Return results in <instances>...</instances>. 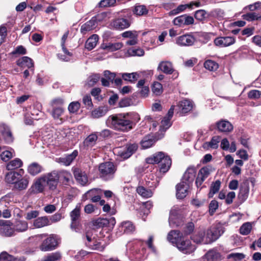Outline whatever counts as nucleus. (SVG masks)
I'll list each match as a JSON object with an SVG mask.
<instances>
[{
    "label": "nucleus",
    "instance_id": "46",
    "mask_svg": "<svg viewBox=\"0 0 261 261\" xmlns=\"http://www.w3.org/2000/svg\"><path fill=\"white\" fill-rule=\"evenodd\" d=\"M3 137L6 143L9 144L13 141V137L10 129L8 127H5L2 132Z\"/></svg>",
    "mask_w": 261,
    "mask_h": 261
},
{
    "label": "nucleus",
    "instance_id": "47",
    "mask_svg": "<svg viewBox=\"0 0 261 261\" xmlns=\"http://www.w3.org/2000/svg\"><path fill=\"white\" fill-rule=\"evenodd\" d=\"M107 112V110L105 107H99L98 108L93 110L91 115L94 118H99L105 116Z\"/></svg>",
    "mask_w": 261,
    "mask_h": 261
},
{
    "label": "nucleus",
    "instance_id": "4",
    "mask_svg": "<svg viewBox=\"0 0 261 261\" xmlns=\"http://www.w3.org/2000/svg\"><path fill=\"white\" fill-rule=\"evenodd\" d=\"M98 170L102 179L109 180L114 178L117 167L111 162H106L99 164Z\"/></svg>",
    "mask_w": 261,
    "mask_h": 261
},
{
    "label": "nucleus",
    "instance_id": "14",
    "mask_svg": "<svg viewBox=\"0 0 261 261\" xmlns=\"http://www.w3.org/2000/svg\"><path fill=\"white\" fill-rule=\"evenodd\" d=\"M116 223L114 217L98 218L94 222V225L98 227H113Z\"/></svg>",
    "mask_w": 261,
    "mask_h": 261
},
{
    "label": "nucleus",
    "instance_id": "59",
    "mask_svg": "<svg viewBox=\"0 0 261 261\" xmlns=\"http://www.w3.org/2000/svg\"><path fill=\"white\" fill-rule=\"evenodd\" d=\"M61 258V255L58 252L52 253L44 258L43 261H57Z\"/></svg>",
    "mask_w": 261,
    "mask_h": 261
},
{
    "label": "nucleus",
    "instance_id": "3",
    "mask_svg": "<svg viewBox=\"0 0 261 261\" xmlns=\"http://www.w3.org/2000/svg\"><path fill=\"white\" fill-rule=\"evenodd\" d=\"M64 100L60 97L53 99L50 102L51 108L50 114L54 119L58 121L59 123H62L64 120L62 118L65 110L63 108Z\"/></svg>",
    "mask_w": 261,
    "mask_h": 261
},
{
    "label": "nucleus",
    "instance_id": "58",
    "mask_svg": "<svg viewBox=\"0 0 261 261\" xmlns=\"http://www.w3.org/2000/svg\"><path fill=\"white\" fill-rule=\"evenodd\" d=\"M242 17L244 19L249 21L257 20L259 18H260V17L258 16V15L254 12L248 13L243 15Z\"/></svg>",
    "mask_w": 261,
    "mask_h": 261
},
{
    "label": "nucleus",
    "instance_id": "24",
    "mask_svg": "<svg viewBox=\"0 0 261 261\" xmlns=\"http://www.w3.org/2000/svg\"><path fill=\"white\" fill-rule=\"evenodd\" d=\"M17 65L23 68H31L34 67L33 60L30 58L24 56L17 61Z\"/></svg>",
    "mask_w": 261,
    "mask_h": 261
},
{
    "label": "nucleus",
    "instance_id": "38",
    "mask_svg": "<svg viewBox=\"0 0 261 261\" xmlns=\"http://www.w3.org/2000/svg\"><path fill=\"white\" fill-rule=\"evenodd\" d=\"M156 140L153 136H147L143 138L141 143L142 147L144 148H148L152 146Z\"/></svg>",
    "mask_w": 261,
    "mask_h": 261
},
{
    "label": "nucleus",
    "instance_id": "16",
    "mask_svg": "<svg viewBox=\"0 0 261 261\" xmlns=\"http://www.w3.org/2000/svg\"><path fill=\"white\" fill-rule=\"evenodd\" d=\"M195 41V38L190 34H185L178 37L176 43L180 46H191Z\"/></svg>",
    "mask_w": 261,
    "mask_h": 261
},
{
    "label": "nucleus",
    "instance_id": "33",
    "mask_svg": "<svg viewBox=\"0 0 261 261\" xmlns=\"http://www.w3.org/2000/svg\"><path fill=\"white\" fill-rule=\"evenodd\" d=\"M20 176V174L17 172H9L6 174L5 180L8 184L15 185Z\"/></svg>",
    "mask_w": 261,
    "mask_h": 261
},
{
    "label": "nucleus",
    "instance_id": "10",
    "mask_svg": "<svg viewBox=\"0 0 261 261\" xmlns=\"http://www.w3.org/2000/svg\"><path fill=\"white\" fill-rule=\"evenodd\" d=\"M132 22V15L130 13L127 14V18H119L112 22V25L117 30H123L128 28Z\"/></svg>",
    "mask_w": 261,
    "mask_h": 261
},
{
    "label": "nucleus",
    "instance_id": "29",
    "mask_svg": "<svg viewBox=\"0 0 261 261\" xmlns=\"http://www.w3.org/2000/svg\"><path fill=\"white\" fill-rule=\"evenodd\" d=\"M78 154V152L74 150L72 153L68 154L65 157L60 158L59 159V162L63 164L65 166H69L75 159Z\"/></svg>",
    "mask_w": 261,
    "mask_h": 261
},
{
    "label": "nucleus",
    "instance_id": "5",
    "mask_svg": "<svg viewBox=\"0 0 261 261\" xmlns=\"http://www.w3.org/2000/svg\"><path fill=\"white\" fill-rule=\"evenodd\" d=\"M225 231V228L221 223L208 229L206 233V243H211L217 240Z\"/></svg>",
    "mask_w": 261,
    "mask_h": 261
},
{
    "label": "nucleus",
    "instance_id": "49",
    "mask_svg": "<svg viewBox=\"0 0 261 261\" xmlns=\"http://www.w3.org/2000/svg\"><path fill=\"white\" fill-rule=\"evenodd\" d=\"M121 231H123L125 233H129L133 231L135 229V227L132 222L127 221L122 222L120 226Z\"/></svg>",
    "mask_w": 261,
    "mask_h": 261
},
{
    "label": "nucleus",
    "instance_id": "54",
    "mask_svg": "<svg viewBox=\"0 0 261 261\" xmlns=\"http://www.w3.org/2000/svg\"><path fill=\"white\" fill-rule=\"evenodd\" d=\"M152 91L156 95H160L163 92L162 85L158 82H154L152 86Z\"/></svg>",
    "mask_w": 261,
    "mask_h": 261
},
{
    "label": "nucleus",
    "instance_id": "21",
    "mask_svg": "<svg viewBox=\"0 0 261 261\" xmlns=\"http://www.w3.org/2000/svg\"><path fill=\"white\" fill-rule=\"evenodd\" d=\"M218 130L223 133H229L232 130L233 126L228 121L221 120L216 123Z\"/></svg>",
    "mask_w": 261,
    "mask_h": 261
},
{
    "label": "nucleus",
    "instance_id": "43",
    "mask_svg": "<svg viewBox=\"0 0 261 261\" xmlns=\"http://www.w3.org/2000/svg\"><path fill=\"white\" fill-rule=\"evenodd\" d=\"M204 67L205 69L211 71H214L218 69L219 65L216 62L213 60H207L204 62Z\"/></svg>",
    "mask_w": 261,
    "mask_h": 261
},
{
    "label": "nucleus",
    "instance_id": "27",
    "mask_svg": "<svg viewBox=\"0 0 261 261\" xmlns=\"http://www.w3.org/2000/svg\"><path fill=\"white\" fill-rule=\"evenodd\" d=\"M50 224L47 216L40 217L36 218L33 222V226L37 228H42Z\"/></svg>",
    "mask_w": 261,
    "mask_h": 261
},
{
    "label": "nucleus",
    "instance_id": "40",
    "mask_svg": "<svg viewBox=\"0 0 261 261\" xmlns=\"http://www.w3.org/2000/svg\"><path fill=\"white\" fill-rule=\"evenodd\" d=\"M121 76L124 81L129 82L132 83H135L139 77V73L136 72L130 73H124L122 74Z\"/></svg>",
    "mask_w": 261,
    "mask_h": 261
},
{
    "label": "nucleus",
    "instance_id": "25",
    "mask_svg": "<svg viewBox=\"0 0 261 261\" xmlns=\"http://www.w3.org/2000/svg\"><path fill=\"white\" fill-rule=\"evenodd\" d=\"M132 12L137 16H146L148 13V9L145 5L137 4L133 8Z\"/></svg>",
    "mask_w": 261,
    "mask_h": 261
},
{
    "label": "nucleus",
    "instance_id": "53",
    "mask_svg": "<svg viewBox=\"0 0 261 261\" xmlns=\"http://www.w3.org/2000/svg\"><path fill=\"white\" fill-rule=\"evenodd\" d=\"M207 13L204 10L200 9L195 12V18L199 21H203L207 17Z\"/></svg>",
    "mask_w": 261,
    "mask_h": 261
},
{
    "label": "nucleus",
    "instance_id": "13",
    "mask_svg": "<svg viewBox=\"0 0 261 261\" xmlns=\"http://www.w3.org/2000/svg\"><path fill=\"white\" fill-rule=\"evenodd\" d=\"M74 176L76 181L82 186L86 185L88 181V178L85 171L79 168H75L73 171Z\"/></svg>",
    "mask_w": 261,
    "mask_h": 261
},
{
    "label": "nucleus",
    "instance_id": "48",
    "mask_svg": "<svg viewBox=\"0 0 261 261\" xmlns=\"http://www.w3.org/2000/svg\"><path fill=\"white\" fill-rule=\"evenodd\" d=\"M97 136L95 133L89 135L84 141V144L87 146H93L97 140Z\"/></svg>",
    "mask_w": 261,
    "mask_h": 261
},
{
    "label": "nucleus",
    "instance_id": "19",
    "mask_svg": "<svg viewBox=\"0 0 261 261\" xmlns=\"http://www.w3.org/2000/svg\"><path fill=\"white\" fill-rule=\"evenodd\" d=\"M182 233L177 230H171L168 234L167 240L175 246L183 239Z\"/></svg>",
    "mask_w": 261,
    "mask_h": 261
},
{
    "label": "nucleus",
    "instance_id": "12",
    "mask_svg": "<svg viewBox=\"0 0 261 261\" xmlns=\"http://www.w3.org/2000/svg\"><path fill=\"white\" fill-rule=\"evenodd\" d=\"M44 181L41 179V176L38 178L31 186L27 191L28 195L42 193L44 190Z\"/></svg>",
    "mask_w": 261,
    "mask_h": 261
},
{
    "label": "nucleus",
    "instance_id": "8",
    "mask_svg": "<svg viewBox=\"0 0 261 261\" xmlns=\"http://www.w3.org/2000/svg\"><path fill=\"white\" fill-rule=\"evenodd\" d=\"M58 244L57 236L55 234H50L48 237L43 241L39 248L42 251H49L55 249Z\"/></svg>",
    "mask_w": 261,
    "mask_h": 261
},
{
    "label": "nucleus",
    "instance_id": "31",
    "mask_svg": "<svg viewBox=\"0 0 261 261\" xmlns=\"http://www.w3.org/2000/svg\"><path fill=\"white\" fill-rule=\"evenodd\" d=\"M178 107L183 114H186L192 110L193 104L191 101L187 99H184L180 101Z\"/></svg>",
    "mask_w": 261,
    "mask_h": 261
},
{
    "label": "nucleus",
    "instance_id": "60",
    "mask_svg": "<svg viewBox=\"0 0 261 261\" xmlns=\"http://www.w3.org/2000/svg\"><path fill=\"white\" fill-rule=\"evenodd\" d=\"M245 255L242 253H233L228 255L227 258H233L235 261H240L244 258Z\"/></svg>",
    "mask_w": 261,
    "mask_h": 261
},
{
    "label": "nucleus",
    "instance_id": "34",
    "mask_svg": "<svg viewBox=\"0 0 261 261\" xmlns=\"http://www.w3.org/2000/svg\"><path fill=\"white\" fill-rule=\"evenodd\" d=\"M249 192V187L248 184L244 183L240 188L238 197L242 201H245L248 197Z\"/></svg>",
    "mask_w": 261,
    "mask_h": 261
},
{
    "label": "nucleus",
    "instance_id": "62",
    "mask_svg": "<svg viewBox=\"0 0 261 261\" xmlns=\"http://www.w3.org/2000/svg\"><path fill=\"white\" fill-rule=\"evenodd\" d=\"M143 205L144 206V208L143 209L142 212H143L144 215L147 216L150 213V209H151L153 206V203L151 201L149 200L143 202Z\"/></svg>",
    "mask_w": 261,
    "mask_h": 261
},
{
    "label": "nucleus",
    "instance_id": "28",
    "mask_svg": "<svg viewBox=\"0 0 261 261\" xmlns=\"http://www.w3.org/2000/svg\"><path fill=\"white\" fill-rule=\"evenodd\" d=\"M220 141V137L217 136H214L209 142H205L203 147L205 149H217L219 146V143Z\"/></svg>",
    "mask_w": 261,
    "mask_h": 261
},
{
    "label": "nucleus",
    "instance_id": "64",
    "mask_svg": "<svg viewBox=\"0 0 261 261\" xmlns=\"http://www.w3.org/2000/svg\"><path fill=\"white\" fill-rule=\"evenodd\" d=\"M80 107V103L79 102L75 101L71 102L68 106V110L70 113L76 112Z\"/></svg>",
    "mask_w": 261,
    "mask_h": 261
},
{
    "label": "nucleus",
    "instance_id": "22",
    "mask_svg": "<svg viewBox=\"0 0 261 261\" xmlns=\"http://www.w3.org/2000/svg\"><path fill=\"white\" fill-rule=\"evenodd\" d=\"M137 148L138 145L137 144H130L128 145L124 150L120 152V155L122 158L127 159L135 153Z\"/></svg>",
    "mask_w": 261,
    "mask_h": 261
},
{
    "label": "nucleus",
    "instance_id": "63",
    "mask_svg": "<svg viewBox=\"0 0 261 261\" xmlns=\"http://www.w3.org/2000/svg\"><path fill=\"white\" fill-rule=\"evenodd\" d=\"M248 96L250 99H258L261 96V91L257 90H250L248 93Z\"/></svg>",
    "mask_w": 261,
    "mask_h": 261
},
{
    "label": "nucleus",
    "instance_id": "35",
    "mask_svg": "<svg viewBox=\"0 0 261 261\" xmlns=\"http://www.w3.org/2000/svg\"><path fill=\"white\" fill-rule=\"evenodd\" d=\"M123 46L121 43L117 42L114 43H109L108 44H103L101 45V48L109 51H114L120 49Z\"/></svg>",
    "mask_w": 261,
    "mask_h": 261
},
{
    "label": "nucleus",
    "instance_id": "11",
    "mask_svg": "<svg viewBox=\"0 0 261 261\" xmlns=\"http://www.w3.org/2000/svg\"><path fill=\"white\" fill-rule=\"evenodd\" d=\"M177 248L185 254H190L193 252L196 247L191 243L190 240L183 239L176 245Z\"/></svg>",
    "mask_w": 261,
    "mask_h": 261
},
{
    "label": "nucleus",
    "instance_id": "15",
    "mask_svg": "<svg viewBox=\"0 0 261 261\" xmlns=\"http://www.w3.org/2000/svg\"><path fill=\"white\" fill-rule=\"evenodd\" d=\"M235 42V39L232 37H220L214 40L215 44L219 47H223L230 46Z\"/></svg>",
    "mask_w": 261,
    "mask_h": 261
},
{
    "label": "nucleus",
    "instance_id": "2",
    "mask_svg": "<svg viewBox=\"0 0 261 261\" xmlns=\"http://www.w3.org/2000/svg\"><path fill=\"white\" fill-rule=\"evenodd\" d=\"M148 164H154L160 163V171L163 173H166L170 169L172 161L170 158L165 155L163 152H158L146 160Z\"/></svg>",
    "mask_w": 261,
    "mask_h": 261
},
{
    "label": "nucleus",
    "instance_id": "23",
    "mask_svg": "<svg viewBox=\"0 0 261 261\" xmlns=\"http://www.w3.org/2000/svg\"><path fill=\"white\" fill-rule=\"evenodd\" d=\"M158 70H161L167 74H172L174 71L172 64L169 61L161 62L158 67Z\"/></svg>",
    "mask_w": 261,
    "mask_h": 261
},
{
    "label": "nucleus",
    "instance_id": "55",
    "mask_svg": "<svg viewBox=\"0 0 261 261\" xmlns=\"http://www.w3.org/2000/svg\"><path fill=\"white\" fill-rule=\"evenodd\" d=\"M61 177L63 179V182L65 185H69L72 181V175L71 173L66 171H63L61 172Z\"/></svg>",
    "mask_w": 261,
    "mask_h": 261
},
{
    "label": "nucleus",
    "instance_id": "51",
    "mask_svg": "<svg viewBox=\"0 0 261 261\" xmlns=\"http://www.w3.org/2000/svg\"><path fill=\"white\" fill-rule=\"evenodd\" d=\"M252 229V225L250 222L244 223L240 228V233L242 235H247Z\"/></svg>",
    "mask_w": 261,
    "mask_h": 261
},
{
    "label": "nucleus",
    "instance_id": "6",
    "mask_svg": "<svg viewBox=\"0 0 261 261\" xmlns=\"http://www.w3.org/2000/svg\"><path fill=\"white\" fill-rule=\"evenodd\" d=\"M81 209L80 203H78L74 209L70 213L71 218L70 228L72 230L75 232H79L81 230Z\"/></svg>",
    "mask_w": 261,
    "mask_h": 261
},
{
    "label": "nucleus",
    "instance_id": "45",
    "mask_svg": "<svg viewBox=\"0 0 261 261\" xmlns=\"http://www.w3.org/2000/svg\"><path fill=\"white\" fill-rule=\"evenodd\" d=\"M85 244L90 249L99 251H102L105 248L100 242L94 240L91 243H90V242H85Z\"/></svg>",
    "mask_w": 261,
    "mask_h": 261
},
{
    "label": "nucleus",
    "instance_id": "17",
    "mask_svg": "<svg viewBox=\"0 0 261 261\" xmlns=\"http://www.w3.org/2000/svg\"><path fill=\"white\" fill-rule=\"evenodd\" d=\"M196 174V168L194 167H189L186 172H185L182 180L186 185L189 186L190 184H191L194 181Z\"/></svg>",
    "mask_w": 261,
    "mask_h": 261
},
{
    "label": "nucleus",
    "instance_id": "37",
    "mask_svg": "<svg viewBox=\"0 0 261 261\" xmlns=\"http://www.w3.org/2000/svg\"><path fill=\"white\" fill-rule=\"evenodd\" d=\"M43 170L42 167L37 163H33L28 167V172L32 175H36L40 173Z\"/></svg>",
    "mask_w": 261,
    "mask_h": 261
},
{
    "label": "nucleus",
    "instance_id": "9",
    "mask_svg": "<svg viewBox=\"0 0 261 261\" xmlns=\"http://www.w3.org/2000/svg\"><path fill=\"white\" fill-rule=\"evenodd\" d=\"M215 168L211 165L203 167L199 170L195 181V184L197 188L201 187L205 179L207 178L210 174L215 171Z\"/></svg>",
    "mask_w": 261,
    "mask_h": 261
},
{
    "label": "nucleus",
    "instance_id": "30",
    "mask_svg": "<svg viewBox=\"0 0 261 261\" xmlns=\"http://www.w3.org/2000/svg\"><path fill=\"white\" fill-rule=\"evenodd\" d=\"M28 229V223L25 220H16L14 224V230L19 232H24Z\"/></svg>",
    "mask_w": 261,
    "mask_h": 261
},
{
    "label": "nucleus",
    "instance_id": "36",
    "mask_svg": "<svg viewBox=\"0 0 261 261\" xmlns=\"http://www.w3.org/2000/svg\"><path fill=\"white\" fill-rule=\"evenodd\" d=\"M136 191L139 195L145 198L151 197L153 194L152 190L146 189L143 186L138 187Z\"/></svg>",
    "mask_w": 261,
    "mask_h": 261
},
{
    "label": "nucleus",
    "instance_id": "56",
    "mask_svg": "<svg viewBox=\"0 0 261 261\" xmlns=\"http://www.w3.org/2000/svg\"><path fill=\"white\" fill-rule=\"evenodd\" d=\"M116 0H101L98 3V7L105 8L115 6Z\"/></svg>",
    "mask_w": 261,
    "mask_h": 261
},
{
    "label": "nucleus",
    "instance_id": "26",
    "mask_svg": "<svg viewBox=\"0 0 261 261\" xmlns=\"http://www.w3.org/2000/svg\"><path fill=\"white\" fill-rule=\"evenodd\" d=\"M188 186L184 181L176 185V197L178 199H183L186 196Z\"/></svg>",
    "mask_w": 261,
    "mask_h": 261
},
{
    "label": "nucleus",
    "instance_id": "1",
    "mask_svg": "<svg viewBox=\"0 0 261 261\" xmlns=\"http://www.w3.org/2000/svg\"><path fill=\"white\" fill-rule=\"evenodd\" d=\"M139 120V115L137 113H120L110 116L107 119L106 124L115 130L128 132Z\"/></svg>",
    "mask_w": 261,
    "mask_h": 261
},
{
    "label": "nucleus",
    "instance_id": "20",
    "mask_svg": "<svg viewBox=\"0 0 261 261\" xmlns=\"http://www.w3.org/2000/svg\"><path fill=\"white\" fill-rule=\"evenodd\" d=\"M204 257L207 261H220L222 259L221 253L216 248L208 251Z\"/></svg>",
    "mask_w": 261,
    "mask_h": 261
},
{
    "label": "nucleus",
    "instance_id": "32",
    "mask_svg": "<svg viewBox=\"0 0 261 261\" xmlns=\"http://www.w3.org/2000/svg\"><path fill=\"white\" fill-rule=\"evenodd\" d=\"M98 36L96 34H93L90 37L85 43V48L88 50L93 49L96 45L98 41Z\"/></svg>",
    "mask_w": 261,
    "mask_h": 261
},
{
    "label": "nucleus",
    "instance_id": "61",
    "mask_svg": "<svg viewBox=\"0 0 261 261\" xmlns=\"http://www.w3.org/2000/svg\"><path fill=\"white\" fill-rule=\"evenodd\" d=\"M171 119L168 118V117H164L161 122V128L165 131L169 128L172 125Z\"/></svg>",
    "mask_w": 261,
    "mask_h": 261
},
{
    "label": "nucleus",
    "instance_id": "39",
    "mask_svg": "<svg viewBox=\"0 0 261 261\" xmlns=\"http://www.w3.org/2000/svg\"><path fill=\"white\" fill-rule=\"evenodd\" d=\"M29 180L27 178L18 179L14 185V188L19 191L25 190L28 187Z\"/></svg>",
    "mask_w": 261,
    "mask_h": 261
},
{
    "label": "nucleus",
    "instance_id": "52",
    "mask_svg": "<svg viewBox=\"0 0 261 261\" xmlns=\"http://www.w3.org/2000/svg\"><path fill=\"white\" fill-rule=\"evenodd\" d=\"M100 80V75L99 74H94L90 76L87 79V85L89 87L93 86L97 83Z\"/></svg>",
    "mask_w": 261,
    "mask_h": 261
},
{
    "label": "nucleus",
    "instance_id": "50",
    "mask_svg": "<svg viewBox=\"0 0 261 261\" xmlns=\"http://www.w3.org/2000/svg\"><path fill=\"white\" fill-rule=\"evenodd\" d=\"M193 239L195 242L197 243H203L206 244L205 241H206V236L203 231H199L196 235H195Z\"/></svg>",
    "mask_w": 261,
    "mask_h": 261
},
{
    "label": "nucleus",
    "instance_id": "42",
    "mask_svg": "<svg viewBox=\"0 0 261 261\" xmlns=\"http://www.w3.org/2000/svg\"><path fill=\"white\" fill-rule=\"evenodd\" d=\"M221 186V181L219 180H217L213 182L210 188V191L208 194L209 198H212L214 194L218 192Z\"/></svg>",
    "mask_w": 261,
    "mask_h": 261
},
{
    "label": "nucleus",
    "instance_id": "44",
    "mask_svg": "<svg viewBox=\"0 0 261 261\" xmlns=\"http://www.w3.org/2000/svg\"><path fill=\"white\" fill-rule=\"evenodd\" d=\"M0 233L6 237H11L14 233V229L11 227L9 224L6 223L2 228H0Z\"/></svg>",
    "mask_w": 261,
    "mask_h": 261
},
{
    "label": "nucleus",
    "instance_id": "41",
    "mask_svg": "<svg viewBox=\"0 0 261 261\" xmlns=\"http://www.w3.org/2000/svg\"><path fill=\"white\" fill-rule=\"evenodd\" d=\"M22 165V162L21 160L18 158H16L8 163L6 168L8 170H13L20 168Z\"/></svg>",
    "mask_w": 261,
    "mask_h": 261
},
{
    "label": "nucleus",
    "instance_id": "18",
    "mask_svg": "<svg viewBox=\"0 0 261 261\" xmlns=\"http://www.w3.org/2000/svg\"><path fill=\"white\" fill-rule=\"evenodd\" d=\"M98 17V16L92 17L90 20L83 24L81 28V33L83 34H85L86 32L95 29L97 25V20L99 21Z\"/></svg>",
    "mask_w": 261,
    "mask_h": 261
},
{
    "label": "nucleus",
    "instance_id": "57",
    "mask_svg": "<svg viewBox=\"0 0 261 261\" xmlns=\"http://www.w3.org/2000/svg\"><path fill=\"white\" fill-rule=\"evenodd\" d=\"M98 191H99V190H98V189H92V190H89V191H88L87 192V195H88L89 196H91V200L92 202H98L101 199V197L99 195L93 196V195L95 193H97V192Z\"/></svg>",
    "mask_w": 261,
    "mask_h": 261
},
{
    "label": "nucleus",
    "instance_id": "7",
    "mask_svg": "<svg viewBox=\"0 0 261 261\" xmlns=\"http://www.w3.org/2000/svg\"><path fill=\"white\" fill-rule=\"evenodd\" d=\"M44 182H46L49 190L56 189L59 182V175L57 171H53L41 176Z\"/></svg>",
    "mask_w": 261,
    "mask_h": 261
}]
</instances>
